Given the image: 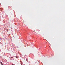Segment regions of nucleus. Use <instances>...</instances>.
I'll return each instance as SVG.
<instances>
[{"label":"nucleus","instance_id":"1","mask_svg":"<svg viewBox=\"0 0 65 65\" xmlns=\"http://www.w3.org/2000/svg\"><path fill=\"white\" fill-rule=\"evenodd\" d=\"M0 63L2 65H3V64H2V62H1Z\"/></svg>","mask_w":65,"mask_h":65},{"label":"nucleus","instance_id":"3","mask_svg":"<svg viewBox=\"0 0 65 65\" xmlns=\"http://www.w3.org/2000/svg\"><path fill=\"white\" fill-rule=\"evenodd\" d=\"M11 58H13V57H11Z\"/></svg>","mask_w":65,"mask_h":65},{"label":"nucleus","instance_id":"2","mask_svg":"<svg viewBox=\"0 0 65 65\" xmlns=\"http://www.w3.org/2000/svg\"><path fill=\"white\" fill-rule=\"evenodd\" d=\"M6 30H7V31H8V29H7Z\"/></svg>","mask_w":65,"mask_h":65}]
</instances>
